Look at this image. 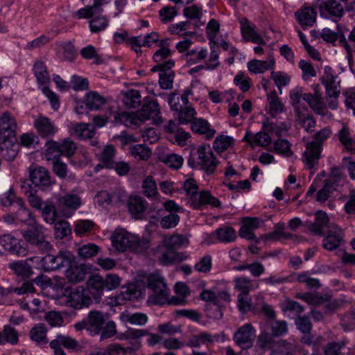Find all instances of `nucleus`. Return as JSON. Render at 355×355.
I'll return each mask as SVG.
<instances>
[{"instance_id": "59", "label": "nucleus", "mask_w": 355, "mask_h": 355, "mask_svg": "<svg viewBox=\"0 0 355 355\" xmlns=\"http://www.w3.org/2000/svg\"><path fill=\"white\" fill-rule=\"evenodd\" d=\"M130 153L135 159L140 160H147L151 155V150L144 144L132 146Z\"/></svg>"}, {"instance_id": "53", "label": "nucleus", "mask_w": 355, "mask_h": 355, "mask_svg": "<svg viewBox=\"0 0 355 355\" xmlns=\"http://www.w3.org/2000/svg\"><path fill=\"white\" fill-rule=\"evenodd\" d=\"M342 241L343 237L340 233L329 232L327 236L323 239L322 246L326 250L332 251L337 249Z\"/></svg>"}, {"instance_id": "21", "label": "nucleus", "mask_w": 355, "mask_h": 355, "mask_svg": "<svg viewBox=\"0 0 355 355\" xmlns=\"http://www.w3.org/2000/svg\"><path fill=\"white\" fill-rule=\"evenodd\" d=\"M304 101L309 104V107L316 114L322 116L327 114L328 111L327 110L326 104L323 101V99L319 92H315V94H305L304 96Z\"/></svg>"}, {"instance_id": "11", "label": "nucleus", "mask_w": 355, "mask_h": 355, "mask_svg": "<svg viewBox=\"0 0 355 355\" xmlns=\"http://www.w3.org/2000/svg\"><path fill=\"white\" fill-rule=\"evenodd\" d=\"M39 260V257H33L26 260L15 261L8 264L9 268L18 277L22 279H28L33 275V268L30 262Z\"/></svg>"}, {"instance_id": "58", "label": "nucleus", "mask_w": 355, "mask_h": 355, "mask_svg": "<svg viewBox=\"0 0 355 355\" xmlns=\"http://www.w3.org/2000/svg\"><path fill=\"white\" fill-rule=\"evenodd\" d=\"M100 250V248L94 243H87L81 245L78 249V253L82 259H89L96 256Z\"/></svg>"}, {"instance_id": "47", "label": "nucleus", "mask_w": 355, "mask_h": 355, "mask_svg": "<svg viewBox=\"0 0 355 355\" xmlns=\"http://www.w3.org/2000/svg\"><path fill=\"white\" fill-rule=\"evenodd\" d=\"M116 155V148L113 145H107L98 155L99 160L109 169L113 168L114 158Z\"/></svg>"}, {"instance_id": "62", "label": "nucleus", "mask_w": 355, "mask_h": 355, "mask_svg": "<svg viewBox=\"0 0 355 355\" xmlns=\"http://www.w3.org/2000/svg\"><path fill=\"white\" fill-rule=\"evenodd\" d=\"M299 68L302 71V79L305 81H310L312 78L317 76L316 71L313 64L304 60H301L299 62Z\"/></svg>"}, {"instance_id": "35", "label": "nucleus", "mask_w": 355, "mask_h": 355, "mask_svg": "<svg viewBox=\"0 0 355 355\" xmlns=\"http://www.w3.org/2000/svg\"><path fill=\"white\" fill-rule=\"evenodd\" d=\"M337 137L346 150L355 153V140L347 126L343 125L338 132Z\"/></svg>"}, {"instance_id": "20", "label": "nucleus", "mask_w": 355, "mask_h": 355, "mask_svg": "<svg viewBox=\"0 0 355 355\" xmlns=\"http://www.w3.org/2000/svg\"><path fill=\"white\" fill-rule=\"evenodd\" d=\"M324 182L336 191L347 183V176L341 168L335 166L330 168L329 176Z\"/></svg>"}, {"instance_id": "26", "label": "nucleus", "mask_w": 355, "mask_h": 355, "mask_svg": "<svg viewBox=\"0 0 355 355\" xmlns=\"http://www.w3.org/2000/svg\"><path fill=\"white\" fill-rule=\"evenodd\" d=\"M83 103L89 110H98L106 103V99L98 92L89 91L85 95Z\"/></svg>"}, {"instance_id": "19", "label": "nucleus", "mask_w": 355, "mask_h": 355, "mask_svg": "<svg viewBox=\"0 0 355 355\" xmlns=\"http://www.w3.org/2000/svg\"><path fill=\"white\" fill-rule=\"evenodd\" d=\"M17 123L15 119L8 112L0 116V138L16 137Z\"/></svg>"}, {"instance_id": "37", "label": "nucleus", "mask_w": 355, "mask_h": 355, "mask_svg": "<svg viewBox=\"0 0 355 355\" xmlns=\"http://www.w3.org/2000/svg\"><path fill=\"white\" fill-rule=\"evenodd\" d=\"M175 291L177 296L172 297L168 300V304L173 305H182L186 302L185 298L189 295V287L182 282H178L175 286Z\"/></svg>"}, {"instance_id": "51", "label": "nucleus", "mask_w": 355, "mask_h": 355, "mask_svg": "<svg viewBox=\"0 0 355 355\" xmlns=\"http://www.w3.org/2000/svg\"><path fill=\"white\" fill-rule=\"evenodd\" d=\"M182 260L180 254L171 248H165V250L158 258L159 262L164 266L171 265Z\"/></svg>"}, {"instance_id": "7", "label": "nucleus", "mask_w": 355, "mask_h": 355, "mask_svg": "<svg viewBox=\"0 0 355 355\" xmlns=\"http://www.w3.org/2000/svg\"><path fill=\"white\" fill-rule=\"evenodd\" d=\"M71 257L69 252H60L57 255L48 254L42 258L39 257L36 262L40 263V266L44 270L51 271L68 266L71 263Z\"/></svg>"}, {"instance_id": "55", "label": "nucleus", "mask_w": 355, "mask_h": 355, "mask_svg": "<svg viewBox=\"0 0 355 355\" xmlns=\"http://www.w3.org/2000/svg\"><path fill=\"white\" fill-rule=\"evenodd\" d=\"M144 196L148 198H156L158 195L155 180L151 176H147L142 182Z\"/></svg>"}, {"instance_id": "45", "label": "nucleus", "mask_w": 355, "mask_h": 355, "mask_svg": "<svg viewBox=\"0 0 355 355\" xmlns=\"http://www.w3.org/2000/svg\"><path fill=\"white\" fill-rule=\"evenodd\" d=\"M19 334L17 331L10 324L5 325L3 329L0 332V345L10 343L16 345L18 343Z\"/></svg>"}, {"instance_id": "63", "label": "nucleus", "mask_w": 355, "mask_h": 355, "mask_svg": "<svg viewBox=\"0 0 355 355\" xmlns=\"http://www.w3.org/2000/svg\"><path fill=\"white\" fill-rule=\"evenodd\" d=\"M196 111L192 107L185 106L178 112V119L180 123L187 124L196 119Z\"/></svg>"}, {"instance_id": "30", "label": "nucleus", "mask_w": 355, "mask_h": 355, "mask_svg": "<svg viewBox=\"0 0 355 355\" xmlns=\"http://www.w3.org/2000/svg\"><path fill=\"white\" fill-rule=\"evenodd\" d=\"M69 268L66 270V277L68 280L73 283H78L82 282L85 279V276L87 273V269L85 265L80 264L76 265H69Z\"/></svg>"}, {"instance_id": "32", "label": "nucleus", "mask_w": 355, "mask_h": 355, "mask_svg": "<svg viewBox=\"0 0 355 355\" xmlns=\"http://www.w3.org/2000/svg\"><path fill=\"white\" fill-rule=\"evenodd\" d=\"M213 242L217 240L218 242L230 243L234 241L236 234L234 229L229 226H223L218 228L210 235Z\"/></svg>"}, {"instance_id": "48", "label": "nucleus", "mask_w": 355, "mask_h": 355, "mask_svg": "<svg viewBox=\"0 0 355 355\" xmlns=\"http://www.w3.org/2000/svg\"><path fill=\"white\" fill-rule=\"evenodd\" d=\"M305 94L306 93L303 92V89L300 87H295L290 92L289 97L291 103L294 108L295 114L302 111L304 108H306L301 104V99L302 98L304 100Z\"/></svg>"}, {"instance_id": "24", "label": "nucleus", "mask_w": 355, "mask_h": 355, "mask_svg": "<svg viewBox=\"0 0 355 355\" xmlns=\"http://www.w3.org/2000/svg\"><path fill=\"white\" fill-rule=\"evenodd\" d=\"M234 143V139L230 136L220 135L217 137L214 142V148L219 155L224 159H228L235 155L230 153H225Z\"/></svg>"}, {"instance_id": "33", "label": "nucleus", "mask_w": 355, "mask_h": 355, "mask_svg": "<svg viewBox=\"0 0 355 355\" xmlns=\"http://www.w3.org/2000/svg\"><path fill=\"white\" fill-rule=\"evenodd\" d=\"M120 320L124 324H130L137 326H144L148 320L146 314L143 313H130L129 312H123L119 315Z\"/></svg>"}, {"instance_id": "15", "label": "nucleus", "mask_w": 355, "mask_h": 355, "mask_svg": "<svg viewBox=\"0 0 355 355\" xmlns=\"http://www.w3.org/2000/svg\"><path fill=\"white\" fill-rule=\"evenodd\" d=\"M30 180L33 184L43 189L54 183L47 169L36 166L30 170Z\"/></svg>"}, {"instance_id": "22", "label": "nucleus", "mask_w": 355, "mask_h": 355, "mask_svg": "<svg viewBox=\"0 0 355 355\" xmlns=\"http://www.w3.org/2000/svg\"><path fill=\"white\" fill-rule=\"evenodd\" d=\"M107 315L101 311H91L87 319L89 324V331L94 335L98 334L105 324Z\"/></svg>"}, {"instance_id": "60", "label": "nucleus", "mask_w": 355, "mask_h": 355, "mask_svg": "<svg viewBox=\"0 0 355 355\" xmlns=\"http://www.w3.org/2000/svg\"><path fill=\"white\" fill-rule=\"evenodd\" d=\"M71 233L69 223L65 220H59L54 223V234L56 239H62Z\"/></svg>"}, {"instance_id": "8", "label": "nucleus", "mask_w": 355, "mask_h": 355, "mask_svg": "<svg viewBox=\"0 0 355 355\" xmlns=\"http://www.w3.org/2000/svg\"><path fill=\"white\" fill-rule=\"evenodd\" d=\"M65 292L64 302L71 308L81 309L83 306H88L92 302V298L82 286L73 288L69 292L66 289Z\"/></svg>"}, {"instance_id": "10", "label": "nucleus", "mask_w": 355, "mask_h": 355, "mask_svg": "<svg viewBox=\"0 0 355 355\" xmlns=\"http://www.w3.org/2000/svg\"><path fill=\"white\" fill-rule=\"evenodd\" d=\"M150 222L155 223L159 221L160 226L164 229L174 228L180 222V218L178 214L169 213L166 214L163 209H159L155 211V214L150 215Z\"/></svg>"}, {"instance_id": "52", "label": "nucleus", "mask_w": 355, "mask_h": 355, "mask_svg": "<svg viewBox=\"0 0 355 355\" xmlns=\"http://www.w3.org/2000/svg\"><path fill=\"white\" fill-rule=\"evenodd\" d=\"M44 220L49 224L55 223L57 218V210L55 205L51 200L45 201L42 208L40 209Z\"/></svg>"}, {"instance_id": "5", "label": "nucleus", "mask_w": 355, "mask_h": 355, "mask_svg": "<svg viewBox=\"0 0 355 355\" xmlns=\"http://www.w3.org/2000/svg\"><path fill=\"white\" fill-rule=\"evenodd\" d=\"M45 228L37 222L31 225L28 230H23L21 234L24 240L31 245L39 250L47 252L52 248L51 243L46 240Z\"/></svg>"}, {"instance_id": "42", "label": "nucleus", "mask_w": 355, "mask_h": 355, "mask_svg": "<svg viewBox=\"0 0 355 355\" xmlns=\"http://www.w3.org/2000/svg\"><path fill=\"white\" fill-rule=\"evenodd\" d=\"M307 109L304 108L302 111L295 114L297 123L304 128L307 132H313L315 125V121L313 116L306 113Z\"/></svg>"}, {"instance_id": "41", "label": "nucleus", "mask_w": 355, "mask_h": 355, "mask_svg": "<svg viewBox=\"0 0 355 355\" xmlns=\"http://www.w3.org/2000/svg\"><path fill=\"white\" fill-rule=\"evenodd\" d=\"M263 127L264 130L268 132L272 138L285 135L289 128L286 123H273L269 120L264 122Z\"/></svg>"}, {"instance_id": "12", "label": "nucleus", "mask_w": 355, "mask_h": 355, "mask_svg": "<svg viewBox=\"0 0 355 355\" xmlns=\"http://www.w3.org/2000/svg\"><path fill=\"white\" fill-rule=\"evenodd\" d=\"M82 1L85 6L75 13V17L78 19L90 18L95 12L101 14L103 10L102 6L106 3V0H82Z\"/></svg>"}, {"instance_id": "13", "label": "nucleus", "mask_w": 355, "mask_h": 355, "mask_svg": "<svg viewBox=\"0 0 355 355\" xmlns=\"http://www.w3.org/2000/svg\"><path fill=\"white\" fill-rule=\"evenodd\" d=\"M0 244L6 250L11 254L24 257L27 254V250L23 247L17 239L11 234H3L0 237Z\"/></svg>"}, {"instance_id": "50", "label": "nucleus", "mask_w": 355, "mask_h": 355, "mask_svg": "<svg viewBox=\"0 0 355 355\" xmlns=\"http://www.w3.org/2000/svg\"><path fill=\"white\" fill-rule=\"evenodd\" d=\"M73 133L80 139H86L92 138L95 135L93 126L89 123H78L73 128Z\"/></svg>"}, {"instance_id": "29", "label": "nucleus", "mask_w": 355, "mask_h": 355, "mask_svg": "<svg viewBox=\"0 0 355 355\" xmlns=\"http://www.w3.org/2000/svg\"><path fill=\"white\" fill-rule=\"evenodd\" d=\"M219 334L212 335L208 332H200L191 338L189 345L194 347H198L200 345H208L219 341Z\"/></svg>"}, {"instance_id": "27", "label": "nucleus", "mask_w": 355, "mask_h": 355, "mask_svg": "<svg viewBox=\"0 0 355 355\" xmlns=\"http://www.w3.org/2000/svg\"><path fill=\"white\" fill-rule=\"evenodd\" d=\"M295 15L302 26H312L315 22L317 12L311 7H305L298 10Z\"/></svg>"}, {"instance_id": "31", "label": "nucleus", "mask_w": 355, "mask_h": 355, "mask_svg": "<svg viewBox=\"0 0 355 355\" xmlns=\"http://www.w3.org/2000/svg\"><path fill=\"white\" fill-rule=\"evenodd\" d=\"M191 129L193 132L202 135L207 139L212 138L216 133V130L210 128L209 122L202 118L196 119L193 121Z\"/></svg>"}, {"instance_id": "1", "label": "nucleus", "mask_w": 355, "mask_h": 355, "mask_svg": "<svg viewBox=\"0 0 355 355\" xmlns=\"http://www.w3.org/2000/svg\"><path fill=\"white\" fill-rule=\"evenodd\" d=\"M218 161L214 156L209 145H200L191 153L188 159L189 165L193 168H200L207 175H211L216 171Z\"/></svg>"}, {"instance_id": "46", "label": "nucleus", "mask_w": 355, "mask_h": 355, "mask_svg": "<svg viewBox=\"0 0 355 355\" xmlns=\"http://www.w3.org/2000/svg\"><path fill=\"white\" fill-rule=\"evenodd\" d=\"M59 207H66L70 209L76 210L81 205L80 198L74 193H67L60 196L58 200Z\"/></svg>"}, {"instance_id": "40", "label": "nucleus", "mask_w": 355, "mask_h": 355, "mask_svg": "<svg viewBox=\"0 0 355 355\" xmlns=\"http://www.w3.org/2000/svg\"><path fill=\"white\" fill-rule=\"evenodd\" d=\"M261 220L257 217L245 216V239L255 241L256 244L260 243V239L256 237L254 231L260 227Z\"/></svg>"}, {"instance_id": "6", "label": "nucleus", "mask_w": 355, "mask_h": 355, "mask_svg": "<svg viewBox=\"0 0 355 355\" xmlns=\"http://www.w3.org/2000/svg\"><path fill=\"white\" fill-rule=\"evenodd\" d=\"M147 284L155 304H163L168 301L169 289L164 277L159 273L150 274L147 277Z\"/></svg>"}, {"instance_id": "34", "label": "nucleus", "mask_w": 355, "mask_h": 355, "mask_svg": "<svg viewBox=\"0 0 355 355\" xmlns=\"http://www.w3.org/2000/svg\"><path fill=\"white\" fill-rule=\"evenodd\" d=\"M245 41L252 42L257 45H266L263 36L256 25L245 19Z\"/></svg>"}, {"instance_id": "14", "label": "nucleus", "mask_w": 355, "mask_h": 355, "mask_svg": "<svg viewBox=\"0 0 355 355\" xmlns=\"http://www.w3.org/2000/svg\"><path fill=\"white\" fill-rule=\"evenodd\" d=\"M147 202L138 196H131L127 202L128 212L132 218L137 220L142 219L147 208Z\"/></svg>"}, {"instance_id": "23", "label": "nucleus", "mask_w": 355, "mask_h": 355, "mask_svg": "<svg viewBox=\"0 0 355 355\" xmlns=\"http://www.w3.org/2000/svg\"><path fill=\"white\" fill-rule=\"evenodd\" d=\"M87 285L85 291L95 300L100 298L103 291L106 290L103 278L99 275L92 276L87 282Z\"/></svg>"}, {"instance_id": "17", "label": "nucleus", "mask_w": 355, "mask_h": 355, "mask_svg": "<svg viewBox=\"0 0 355 355\" xmlns=\"http://www.w3.org/2000/svg\"><path fill=\"white\" fill-rule=\"evenodd\" d=\"M34 127L43 138L52 137L58 132V128L53 122L49 118L42 115L34 121Z\"/></svg>"}, {"instance_id": "18", "label": "nucleus", "mask_w": 355, "mask_h": 355, "mask_svg": "<svg viewBox=\"0 0 355 355\" xmlns=\"http://www.w3.org/2000/svg\"><path fill=\"white\" fill-rule=\"evenodd\" d=\"M322 148L313 142L306 144V150L303 154V161L308 167L311 169L318 164L321 157Z\"/></svg>"}, {"instance_id": "4", "label": "nucleus", "mask_w": 355, "mask_h": 355, "mask_svg": "<svg viewBox=\"0 0 355 355\" xmlns=\"http://www.w3.org/2000/svg\"><path fill=\"white\" fill-rule=\"evenodd\" d=\"M125 125L138 126L141 122L152 120L154 124H160L162 121L160 116L159 106L156 101H150L144 103L141 109L135 113H127L123 115Z\"/></svg>"}, {"instance_id": "64", "label": "nucleus", "mask_w": 355, "mask_h": 355, "mask_svg": "<svg viewBox=\"0 0 355 355\" xmlns=\"http://www.w3.org/2000/svg\"><path fill=\"white\" fill-rule=\"evenodd\" d=\"M346 341L329 342L324 347V355H340L342 349L345 347Z\"/></svg>"}, {"instance_id": "25", "label": "nucleus", "mask_w": 355, "mask_h": 355, "mask_svg": "<svg viewBox=\"0 0 355 355\" xmlns=\"http://www.w3.org/2000/svg\"><path fill=\"white\" fill-rule=\"evenodd\" d=\"M17 206L19 209L15 214L17 220L24 223L28 227L37 223L32 211L26 206L23 200H17Z\"/></svg>"}, {"instance_id": "16", "label": "nucleus", "mask_w": 355, "mask_h": 355, "mask_svg": "<svg viewBox=\"0 0 355 355\" xmlns=\"http://www.w3.org/2000/svg\"><path fill=\"white\" fill-rule=\"evenodd\" d=\"M19 145L16 137L0 138V153L7 161H12L18 153Z\"/></svg>"}, {"instance_id": "43", "label": "nucleus", "mask_w": 355, "mask_h": 355, "mask_svg": "<svg viewBox=\"0 0 355 355\" xmlns=\"http://www.w3.org/2000/svg\"><path fill=\"white\" fill-rule=\"evenodd\" d=\"M267 100L268 102V114L271 116L275 117L283 111L284 105L278 98L275 91L267 94Z\"/></svg>"}, {"instance_id": "56", "label": "nucleus", "mask_w": 355, "mask_h": 355, "mask_svg": "<svg viewBox=\"0 0 355 355\" xmlns=\"http://www.w3.org/2000/svg\"><path fill=\"white\" fill-rule=\"evenodd\" d=\"M160 160L168 167L175 170L182 166L184 161L182 156L174 153L163 155L160 157Z\"/></svg>"}, {"instance_id": "49", "label": "nucleus", "mask_w": 355, "mask_h": 355, "mask_svg": "<svg viewBox=\"0 0 355 355\" xmlns=\"http://www.w3.org/2000/svg\"><path fill=\"white\" fill-rule=\"evenodd\" d=\"M141 97L138 90L130 89L123 96V103L127 108H136L141 104Z\"/></svg>"}, {"instance_id": "9", "label": "nucleus", "mask_w": 355, "mask_h": 355, "mask_svg": "<svg viewBox=\"0 0 355 355\" xmlns=\"http://www.w3.org/2000/svg\"><path fill=\"white\" fill-rule=\"evenodd\" d=\"M320 82L325 88L327 96L330 98H338L340 93V80L332 68L326 66Z\"/></svg>"}, {"instance_id": "3", "label": "nucleus", "mask_w": 355, "mask_h": 355, "mask_svg": "<svg viewBox=\"0 0 355 355\" xmlns=\"http://www.w3.org/2000/svg\"><path fill=\"white\" fill-rule=\"evenodd\" d=\"M112 245L119 252L130 250L137 253H141L148 248V243L125 230L120 229L112 235Z\"/></svg>"}, {"instance_id": "28", "label": "nucleus", "mask_w": 355, "mask_h": 355, "mask_svg": "<svg viewBox=\"0 0 355 355\" xmlns=\"http://www.w3.org/2000/svg\"><path fill=\"white\" fill-rule=\"evenodd\" d=\"M329 220V219L327 213L319 210L315 213L314 222L309 225V229L315 234L322 236L323 229L328 226Z\"/></svg>"}, {"instance_id": "2", "label": "nucleus", "mask_w": 355, "mask_h": 355, "mask_svg": "<svg viewBox=\"0 0 355 355\" xmlns=\"http://www.w3.org/2000/svg\"><path fill=\"white\" fill-rule=\"evenodd\" d=\"M183 189L189 197V204L195 209H200L205 205L213 207L220 205L219 200L207 191L198 192V185L193 178L187 179L183 184Z\"/></svg>"}, {"instance_id": "38", "label": "nucleus", "mask_w": 355, "mask_h": 355, "mask_svg": "<svg viewBox=\"0 0 355 355\" xmlns=\"http://www.w3.org/2000/svg\"><path fill=\"white\" fill-rule=\"evenodd\" d=\"M90 17L89 21V28L92 33H98L105 31L110 24V19L105 15H99Z\"/></svg>"}, {"instance_id": "57", "label": "nucleus", "mask_w": 355, "mask_h": 355, "mask_svg": "<svg viewBox=\"0 0 355 355\" xmlns=\"http://www.w3.org/2000/svg\"><path fill=\"white\" fill-rule=\"evenodd\" d=\"M33 71L39 83L44 84L49 81L50 78L46 67L43 62H36L33 67Z\"/></svg>"}, {"instance_id": "36", "label": "nucleus", "mask_w": 355, "mask_h": 355, "mask_svg": "<svg viewBox=\"0 0 355 355\" xmlns=\"http://www.w3.org/2000/svg\"><path fill=\"white\" fill-rule=\"evenodd\" d=\"M275 64V60L272 58L267 60H253L248 63V68L250 72L262 73L267 70L273 69Z\"/></svg>"}, {"instance_id": "61", "label": "nucleus", "mask_w": 355, "mask_h": 355, "mask_svg": "<svg viewBox=\"0 0 355 355\" xmlns=\"http://www.w3.org/2000/svg\"><path fill=\"white\" fill-rule=\"evenodd\" d=\"M270 77L274 80L280 94L282 92V87L288 85L291 80L290 76L284 71H272Z\"/></svg>"}, {"instance_id": "44", "label": "nucleus", "mask_w": 355, "mask_h": 355, "mask_svg": "<svg viewBox=\"0 0 355 355\" xmlns=\"http://www.w3.org/2000/svg\"><path fill=\"white\" fill-rule=\"evenodd\" d=\"M322 13L327 12L331 16L340 17L343 15V6L336 0H328L320 6Z\"/></svg>"}, {"instance_id": "54", "label": "nucleus", "mask_w": 355, "mask_h": 355, "mask_svg": "<svg viewBox=\"0 0 355 355\" xmlns=\"http://www.w3.org/2000/svg\"><path fill=\"white\" fill-rule=\"evenodd\" d=\"M46 331L44 325L40 324L30 331V337L32 340L39 345H46L48 343Z\"/></svg>"}, {"instance_id": "39", "label": "nucleus", "mask_w": 355, "mask_h": 355, "mask_svg": "<svg viewBox=\"0 0 355 355\" xmlns=\"http://www.w3.org/2000/svg\"><path fill=\"white\" fill-rule=\"evenodd\" d=\"M291 146V144L286 139H275L272 144L269 147V151L274 152L286 157H289L293 155Z\"/></svg>"}]
</instances>
